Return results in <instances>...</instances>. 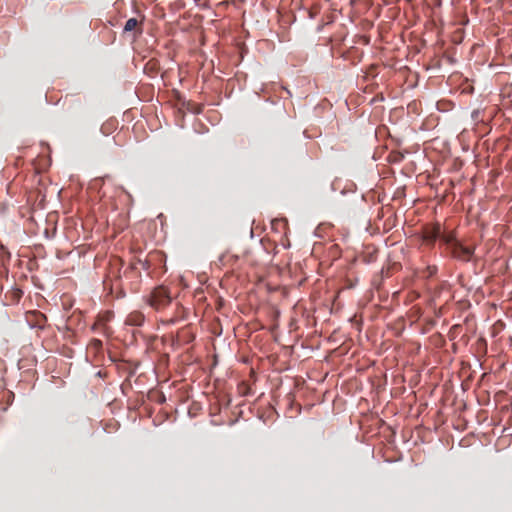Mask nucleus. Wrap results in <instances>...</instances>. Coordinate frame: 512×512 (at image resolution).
<instances>
[{
    "mask_svg": "<svg viewBox=\"0 0 512 512\" xmlns=\"http://www.w3.org/2000/svg\"><path fill=\"white\" fill-rule=\"evenodd\" d=\"M428 238L431 240L439 239L445 242L452 255L458 259L469 260L472 255V249L470 247L463 246L451 235L443 234L440 230V227H437L434 231H432Z\"/></svg>",
    "mask_w": 512,
    "mask_h": 512,
    "instance_id": "nucleus-1",
    "label": "nucleus"
},
{
    "mask_svg": "<svg viewBox=\"0 0 512 512\" xmlns=\"http://www.w3.org/2000/svg\"><path fill=\"white\" fill-rule=\"evenodd\" d=\"M510 442H511V435H503V436H501V437L499 438V440H498V442H497L496 446H497L498 448H500V447H505V446L509 445V444H510Z\"/></svg>",
    "mask_w": 512,
    "mask_h": 512,
    "instance_id": "nucleus-5",
    "label": "nucleus"
},
{
    "mask_svg": "<svg viewBox=\"0 0 512 512\" xmlns=\"http://www.w3.org/2000/svg\"><path fill=\"white\" fill-rule=\"evenodd\" d=\"M171 300V297L169 296L167 290L163 287H159L154 289L151 295V301L150 304L159 309L161 307L166 306Z\"/></svg>",
    "mask_w": 512,
    "mask_h": 512,
    "instance_id": "nucleus-2",
    "label": "nucleus"
},
{
    "mask_svg": "<svg viewBox=\"0 0 512 512\" xmlns=\"http://www.w3.org/2000/svg\"><path fill=\"white\" fill-rule=\"evenodd\" d=\"M143 322L144 316L138 312L131 313L126 318V323L131 326H140Z\"/></svg>",
    "mask_w": 512,
    "mask_h": 512,
    "instance_id": "nucleus-3",
    "label": "nucleus"
},
{
    "mask_svg": "<svg viewBox=\"0 0 512 512\" xmlns=\"http://www.w3.org/2000/svg\"><path fill=\"white\" fill-rule=\"evenodd\" d=\"M139 22L136 18H130L126 21L124 25V32H131L133 31L137 26Z\"/></svg>",
    "mask_w": 512,
    "mask_h": 512,
    "instance_id": "nucleus-4",
    "label": "nucleus"
},
{
    "mask_svg": "<svg viewBox=\"0 0 512 512\" xmlns=\"http://www.w3.org/2000/svg\"><path fill=\"white\" fill-rule=\"evenodd\" d=\"M478 115H479V111H474L472 113V118L476 120L478 118Z\"/></svg>",
    "mask_w": 512,
    "mask_h": 512,
    "instance_id": "nucleus-6",
    "label": "nucleus"
}]
</instances>
